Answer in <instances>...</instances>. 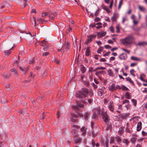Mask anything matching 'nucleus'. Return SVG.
<instances>
[{
    "instance_id": "obj_1",
    "label": "nucleus",
    "mask_w": 147,
    "mask_h": 147,
    "mask_svg": "<svg viewBox=\"0 0 147 147\" xmlns=\"http://www.w3.org/2000/svg\"><path fill=\"white\" fill-rule=\"evenodd\" d=\"M88 93L89 96L91 98L93 95L92 91H90L89 92L88 90L85 88H82L81 90L76 92L75 96L76 97L79 98L80 100L82 101L84 104H85L87 103L85 100H84L83 99L87 97V95Z\"/></svg>"
},
{
    "instance_id": "obj_2",
    "label": "nucleus",
    "mask_w": 147,
    "mask_h": 147,
    "mask_svg": "<svg viewBox=\"0 0 147 147\" xmlns=\"http://www.w3.org/2000/svg\"><path fill=\"white\" fill-rule=\"evenodd\" d=\"M120 41L124 45H127L133 43L134 41V38L131 36H128L125 38L120 39Z\"/></svg>"
},
{
    "instance_id": "obj_3",
    "label": "nucleus",
    "mask_w": 147,
    "mask_h": 147,
    "mask_svg": "<svg viewBox=\"0 0 147 147\" xmlns=\"http://www.w3.org/2000/svg\"><path fill=\"white\" fill-rule=\"evenodd\" d=\"M80 127L76 125H74L72 126V129L71 131V133L74 137L76 138L78 136V134L77 132L79 131V129Z\"/></svg>"
},
{
    "instance_id": "obj_4",
    "label": "nucleus",
    "mask_w": 147,
    "mask_h": 147,
    "mask_svg": "<svg viewBox=\"0 0 147 147\" xmlns=\"http://www.w3.org/2000/svg\"><path fill=\"white\" fill-rule=\"evenodd\" d=\"M102 117L104 121L106 124L109 123L110 121V117L109 115L107 114L106 111H104V110H102Z\"/></svg>"
},
{
    "instance_id": "obj_5",
    "label": "nucleus",
    "mask_w": 147,
    "mask_h": 147,
    "mask_svg": "<svg viewBox=\"0 0 147 147\" xmlns=\"http://www.w3.org/2000/svg\"><path fill=\"white\" fill-rule=\"evenodd\" d=\"M96 35H92L87 37L86 41L85 43L86 45H88L89 43L94 38H96Z\"/></svg>"
},
{
    "instance_id": "obj_6",
    "label": "nucleus",
    "mask_w": 147,
    "mask_h": 147,
    "mask_svg": "<svg viewBox=\"0 0 147 147\" xmlns=\"http://www.w3.org/2000/svg\"><path fill=\"white\" fill-rule=\"evenodd\" d=\"M71 117H70V121L72 122H75L76 121V118L78 117V115H76L73 113H70Z\"/></svg>"
},
{
    "instance_id": "obj_7",
    "label": "nucleus",
    "mask_w": 147,
    "mask_h": 147,
    "mask_svg": "<svg viewBox=\"0 0 147 147\" xmlns=\"http://www.w3.org/2000/svg\"><path fill=\"white\" fill-rule=\"evenodd\" d=\"M84 107V106L83 104L78 103L77 104V105L73 106L72 108L74 110L77 111L78 110H80V108H83Z\"/></svg>"
},
{
    "instance_id": "obj_8",
    "label": "nucleus",
    "mask_w": 147,
    "mask_h": 147,
    "mask_svg": "<svg viewBox=\"0 0 147 147\" xmlns=\"http://www.w3.org/2000/svg\"><path fill=\"white\" fill-rule=\"evenodd\" d=\"M39 44L40 46H48L49 45L48 42L45 40H44L40 42H38L36 43V46L38 45Z\"/></svg>"
},
{
    "instance_id": "obj_9",
    "label": "nucleus",
    "mask_w": 147,
    "mask_h": 147,
    "mask_svg": "<svg viewBox=\"0 0 147 147\" xmlns=\"http://www.w3.org/2000/svg\"><path fill=\"white\" fill-rule=\"evenodd\" d=\"M49 16L50 18L52 20H53L54 19L55 17L56 16L57 13L56 12H53V11H50L49 13Z\"/></svg>"
},
{
    "instance_id": "obj_10",
    "label": "nucleus",
    "mask_w": 147,
    "mask_h": 147,
    "mask_svg": "<svg viewBox=\"0 0 147 147\" xmlns=\"http://www.w3.org/2000/svg\"><path fill=\"white\" fill-rule=\"evenodd\" d=\"M10 71L13 73L15 77H16L18 76V74L16 69L12 68L10 70Z\"/></svg>"
},
{
    "instance_id": "obj_11",
    "label": "nucleus",
    "mask_w": 147,
    "mask_h": 147,
    "mask_svg": "<svg viewBox=\"0 0 147 147\" xmlns=\"http://www.w3.org/2000/svg\"><path fill=\"white\" fill-rule=\"evenodd\" d=\"M127 57L126 54L124 53H122L119 55L118 56V58L120 59L123 60H125Z\"/></svg>"
},
{
    "instance_id": "obj_12",
    "label": "nucleus",
    "mask_w": 147,
    "mask_h": 147,
    "mask_svg": "<svg viewBox=\"0 0 147 147\" xmlns=\"http://www.w3.org/2000/svg\"><path fill=\"white\" fill-rule=\"evenodd\" d=\"M124 127H121L119 128V130L117 132L119 136H121L123 134L124 132Z\"/></svg>"
},
{
    "instance_id": "obj_13",
    "label": "nucleus",
    "mask_w": 147,
    "mask_h": 147,
    "mask_svg": "<svg viewBox=\"0 0 147 147\" xmlns=\"http://www.w3.org/2000/svg\"><path fill=\"white\" fill-rule=\"evenodd\" d=\"M142 123L140 121L138 122L137 126V130L138 131H140L142 128Z\"/></svg>"
},
{
    "instance_id": "obj_14",
    "label": "nucleus",
    "mask_w": 147,
    "mask_h": 147,
    "mask_svg": "<svg viewBox=\"0 0 147 147\" xmlns=\"http://www.w3.org/2000/svg\"><path fill=\"white\" fill-rule=\"evenodd\" d=\"M106 34V32H98L97 33V35L98 37L100 38L102 36H104Z\"/></svg>"
},
{
    "instance_id": "obj_15",
    "label": "nucleus",
    "mask_w": 147,
    "mask_h": 147,
    "mask_svg": "<svg viewBox=\"0 0 147 147\" xmlns=\"http://www.w3.org/2000/svg\"><path fill=\"white\" fill-rule=\"evenodd\" d=\"M90 115V113L86 112L82 116L84 117L85 119L86 120L88 119Z\"/></svg>"
},
{
    "instance_id": "obj_16",
    "label": "nucleus",
    "mask_w": 147,
    "mask_h": 147,
    "mask_svg": "<svg viewBox=\"0 0 147 147\" xmlns=\"http://www.w3.org/2000/svg\"><path fill=\"white\" fill-rule=\"evenodd\" d=\"M98 132V129L97 128V129H94L92 130V133L93 134V136L94 137H95L97 135V134Z\"/></svg>"
},
{
    "instance_id": "obj_17",
    "label": "nucleus",
    "mask_w": 147,
    "mask_h": 147,
    "mask_svg": "<svg viewBox=\"0 0 147 147\" xmlns=\"http://www.w3.org/2000/svg\"><path fill=\"white\" fill-rule=\"evenodd\" d=\"M91 127L92 130L94 129H97V128H98L96 125L95 124V123H94L93 122H91Z\"/></svg>"
},
{
    "instance_id": "obj_18",
    "label": "nucleus",
    "mask_w": 147,
    "mask_h": 147,
    "mask_svg": "<svg viewBox=\"0 0 147 147\" xmlns=\"http://www.w3.org/2000/svg\"><path fill=\"white\" fill-rule=\"evenodd\" d=\"M129 114L127 113H123L120 114L119 115V116L121 117L122 119H124L127 115H129Z\"/></svg>"
},
{
    "instance_id": "obj_19",
    "label": "nucleus",
    "mask_w": 147,
    "mask_h": 147,
    "mask_svg": "<svg viewBox=\"0 0 147 147\" xmlns=\"http://www.w3.org/2000/svg\"><path fill=\"white\" fill-rule=\"evenodd\" d=\"M2 76L4 78L7 79L10 76V74H7L6 73L4 72Z\"/></svg>"
},
{
    "instance_id": "obj_20",
    "label": "nucleus",
    "mask_w": 147,
    "mask_h": 147,
    "mask_svg": "<svg viewBox=\"0 0 147 147\" xmlns=\"http://www.w3.org/2000/svg\"><path fill=\"white\" fill-rule=\"evenodd\" d=\"M117 15V14L116 13H114L113 16L111 17V20L112 22H113L116 21V18H117V17H116Z\"/></svg>"
},
{
    "instance_id": "obj_21",
    "label": "nucleus",
    "mask_w": 147,
    "mask_h": 147,
    "mask_svg": "<svg viewBox=\"0 0 147 147\" xmlns=\"http://www.w3.org/2000/svg\"><path fill=\"white\" fill-rule=\"evenodd\" d=\"M136 45L143 46L144 45H147V42H139Z\"/></svg>"
},
{
    "instance_id": "obj_22",
    "label": "nucleus",
    "mask_w": 147,
    "mask_h": 147,
    "mask_svg": "<svg viewBox=\"0 0 147 147\" xmlns=\"http://www.w3.org/2000/svg\"><path fill=\"white\" fill-rule=\"evenodd\" d=\"M115 85V84L114 83H112L111 87H109V90L111 91H112L114 90H115L116 88Z\"/></svg>"
},
{
    "instance_id": "obj_23",
    "label": "nucleus",
    "mask_w": 147,
    "mask_h": 147,
    "mask_svg": "<svg viewBox=\"0 0 147 147\" xmlns=\"http://www.w3.org/2000/svg\"><path fill=\"white\" fill-rule=\"evenodd\" d=\"M101 7L103 9H104V10H105L108 13H110V11H109L106 5H104L103 4H102L101 6Z\"/></svg>"
},
{
    "instance_id": "obj_24",
    "label": "nucleus",
    "mask_w": 147,
    "mask_h": 147,
    "mask_svg": "<svg viewBox=\"0 0 147 147\" xmlns=\"http://www.w3.org/2000/svg\"><path fill=\"white\" fill-rule=\"evenodd\" d=\"M81 69L82 73H84L85 72L86 69L83 65H81Z\"/></svg>"
},
{
    "instance_id": "obj_25",
    "label": "nucleus",
    "mask_w": 147,
    "mask_h": 147,
    "mask_svg": "<svg viewBox=\"0 0 147 147\" xmlns=\"http://www.w3.org/2000/svg\"><path fill=\"white\" fill-rule=\"evenodd\" d=\"M90 53V50L89 49V47H88L86 49V51L85 55L86 56H88L89 55Z\"/></svg>"
},
{
    "instance_id": "obj_26",
    "label": "nucleus",
    "mask_w": 147,
    "mask_h": 147,
    "mask_svg": "<svg viewBox=\"0 0 147 147\" xmlns=\"http://www.w3.org/2000/svg\"><path fill=\"white\" fill-rule=\"evenodd\" d=\"M126 79L127 81H129L130 83H131L134 86L135 84L133 81L131 80V79L129 77H127L126 78Z\"/></svg>"
},
{
    "instance_id": "obj_27",
    "label": "nucleus",
    "mask_w": 147,
    "mask_h": 147,
    "mask_svg": "<svg viewBox=\"0 0 147 147\" xmlns=\"http://www.w3.org/2000/svg\"><path fill=\"white\" fill-rule=\"evenodd\" d=\"M116 140H117V142L118 144H120L121 141V139L118 136H116L115 137Z\"/></svg>"
},
{
    "instance_id": "obj_28",
    "label": "nucleus",
    "mask_w": 147,
    "mask_h": 147,
    "mask_svg": "<svg viewBox=\"0 0 147 147\" xmlns=\"http://www.w3.org/2000/svg\"><path fill=\"white\" fill-rule=\"evenodd\" d=\"M108 73L109 75L113 77L114 75L113 73L112 72V71L111 69H109L108 71Z\"/></svg>"
},
{
    "instance_id": "obj_29",
    "label": "nucleus",
    "mask_w": 147,
    "mask_h": 147,
    "mask_svg": "<svg viewBox=\"0 0 147 147\" xmlns=\"http://www.w3.org/2000/svg\"><path fill=\"white\" fill-rule=\"evenodd\" d=\"M7 102L6 98L2 97L1 98V102L2 104H5Z\"/></svg>"
},
{
    "instance_id": "obj_30",
    "label": "nucleus",
    "mask_w": 147,
    "mask_h": 147,
    "mask_svg": "<svg viewBox=\"0 0 147 147\" xmlns=\"http://www.w3.org/2000/svg\"><path fill=\"white\" fill-rule=\"evenodd\" d=\"M37 21H38L40 23H43V22L45 21L44 19L42 18H38Z\"/></svg>"
},
{
    "instance_id": "obj_31",
    "label": "nucleus",
    "mask_w": 147,
    "mask_h": 147,
    "mask_svg": "<svg viewBox=\"0 0 147 147\" xmlns=\"http://www.w3.org/2000/svg\"><path fill=\"white\" fill-rule=\"evenodd\" d=\"M12 47L9 50H7L6 51L4 52L5 54L6 55H9L11 53V51L12 50Z\"/></svg>"
},
{
    "instance_id": "obj_32",
    "label": "nucleus",
    "mask_w": 147,
    "mask_h": 147,
    "mask_svg": "<svg viewBox=\"0 0 147 147\" xmlns=\"http://www.w3.org/2000/svg\"><path fill=\"white\" fill-rule=\"evenodd\" d=\"M87 100L88 102L87 103L88 104L90 105L92 102V99L91 98H89L88 99H86L85 100Z\"/></svg>"
},
{
    "instance_id": "obj_33",
    "label": "nucleus",
    "mask_w": 147,
    "mask_h": 147,
    "mask_svg": "<svg viewBox=\"0 0 147 147\" xmlns=\"http://www.w3.org/2000/svg\"><path fill=\"white\" fill-rule=\"evenodd\" d=\"M125 97L127 99H129L131 98L129 92H127L125 95Z\"/></svg>"
},
{
    "instance_id": "obj_34",
    "label": "nucleus",
    "mask_w": 147,
    "mask_h": 147,
    "mask_svg": "<svg viewBox=\"0 0 147 147\" xmlns=\"http://www.w3.org/2000/svg\"><path fill=\"white\" fill-rule=\"evenodd\" d=\"M104 72V71L102 70L100 71H97L95 73V75L98 76H99L100 74H102Z\"/></svg>"
},
{
    "instance_id": "obj_35",
    "label": "nucleus",
    "mask_w": 147,
    "mask_h": 147,
    "mask_svg": "<svg viewBox=\"0 0 147 147\" xmlns=\"http://www.w3.org/2000/svg\"><path fill=\"white\" fill-rule=\"evenodd\" d=\"M103 50V48L102 47H100L97 51L98 53H100Z\"/></svg>"
},
{
    "instance_id": "obj_36",
    "label": "nucleus",
    "mask_w": 147,
    "mask_h": 147,
    "mask_svg": "<svg viewBox=\"0 0 147 147\" xmlns=\"http://www.w3.org/2000/svg\"><path fill=\"white\" fill-rule=\"evenodd\" d=\"M123 0H120L119 2V6H118V9H119L121 8V5L123 4Z\"/></svg>"
},
{
    "instance_id": "obj_37",
    "label": "nucleus",
    "mask_w": 147,
    "mask_h": 147,
    "mask_svg": "<svg viewBox=\"0 0 147 147\" xmlns=\"http://www.w3.org/2000/svg\"><path fill=\"white\" fill-rule=\"evenodd\" d=\"M131 59L132 60H134L135 61L140 60L138 58L136 57H135L134 56H131Z\"/></svg>"
},
{
    "instance_id": "obj_38",
    "label": "nucleus",
    "mask_w": 147,
    "mask_h": 147,
    "mask_svg": "<svg viewBox=\"0 0 147 147\" xmlns=\"http://www.w3.org/2000/svg\"><path fill=\"white\" fill-rule=\"evenodd\" d=\"M121 88L122 89L124 90L127 91L129 90V89L127 88L126 86L123 85H122L121 86Z\"/></svg>"
},
{
    "instance_id": "obj_39",
    "label": "nucleus",
    "mask_w": 147,
    "mask_h": 147,
    "mask_svg": "<svg viewBox=\"0 0 147 147\" xmlns=\"http://www.w3.org/2000/svg\"><path fill=\"white\" fill-rule=\"evenodd\" d=\"M139 8L140 10L142 11H144L146 10V9L144 7H141L140 6H139Z\"/></svg>"
},
{
    "instance_id": "obj_40",
    "label": "nucleus",
    "mask_w": 147,
    "mask_h": 147,
    "mask_svg": "<svg viewBox=\"0 0 147 147\" xmlns=\"http://www.w3.org/2000/svg\"><path fill=\"white\" fill-rule=\"evenodd\" d=\"M131 101L132 102V103H133L134 105L135 106L137 104V101L136 100H135L134 99H132L131 100Z\"/></svg>"
},
{
    "instance_id": "obj_41",
    "label": "nucleus",
    "mask_w": 147,
    "mask_h": 147,
    "mask_svg": "<svg viewBox=\"0 0 147 147\" xmlns=\"http://www.w3.org/2000/svg\"><path fill=\"white\" fill-rule=\"evenodd\" d=\"M49 14V13L47 12H43L42 14V17H44L47 16Z\"/></svg>"
},
{
    "instance_id": "obj_42",
    "label": "nucleus",
    "mask_w": 147,
    "mask_h": 147,
    "mask_svg": "<svg viewBox=\"0 0 147 147\" xmlns=\"http://www.w3.org/2000/svg\"><path fill=\"white\" fill-rule=\"evenodd\" d=\"M85 127H82L81 128H80L79 129H80L81 131H82L83 134H84L85 132Z\"/></svg>"
},
{
    "instance_id": "obj_43",
    "label": "nucleus",
    "mask_w": 147,
    "mask_h": 147,
    "mask_svg": "<svg viewBox=\"0 0 147 147\" xmlns=\"http://www.w3.org/2000/svg\"><path fill=\"white\" fill-rule=\"evenodd\" d=\"M123 143H125L126 145H128L129 143V142L128 141L127 139H124L123 140Z\"/></svg>"
},
{
    "instance_id": "obj_44",
    "label": "nucleus",
    "mask_w": 147,
    "mask_h": 147,
    "mask_svg": "<svg viewBox=\"0 0 147 147\" xmlns=\"http://www.w3.org/2000/svg\"><path fill=\"white\" fill-rule=\"evenodd\" d=\"M109 110L111 111H113L114 108L113 107V106L112 105H110L109 106Z\"/></svg>"
},
{
    "instance_id": "obj_45",
    "label": "nucleus",
    "mask_w": 147,
    "mask_h": 147,
    "mask_svg": "<svg viewBox=\"0 0 147 147\" xmlns=\"http://www.w3.org/2000/svg\"><path fill=\"white\" fill-rule=\"evenodd\" d=\"M114 140V138L113 137H111L110 139L109 143L110 144H112L113 143Z\"/></svg>"
},
{
    "instance_id": "obj_46",
    "label": "nucleus",
    "mask_w": 147,
    "mask_h": 147,
    "mask_svg": "<svg viewBox=\"0 0 147 147\" xmlns=\"http://www.w3.org/2000/svg\"><path fill=\"white\" fill-rule=\"evenodd\" d=\"M81 140V139L80 138H77L75 140V142L76 143H78Z\"/></svg>"
},
{
    "instance_id": "obj_47",
    "label": "nucleus",
    "mask_w": 147,
    "mask_h": 147,
    "mask_svg": "<svg viewBox=\"0 0 147 147\" xmlns=\"http://www.w3.org/2000/svg\"><path fill=\"white\" fill-rule=\"evenodd\" d=\"M97 116V115L96 113H93L92 115V119H95L96 117Z\"/></svg>"
},
{
    "instance_id": "obj_48",
    "label": "nucleus",
    "mask_w": 147,
    "mask_h": 147,
    "mask_svg": "<svg viewBox=\"0 0 147 147\" xmlns=\"http://www.w3.org/2000/svg\"><path fill=\"white\" fill-rule=\"evenodd\" d=\"M98 94L100 96H101L103 94V91L102 90L98 91Z\"/></svg>"
},
{
    "instance_id": "obj_49",
    "label": "nucleus",
    "mask_w": 147,
    "mask_h": 147,
    "mask_svg": "<svg viewBox=\"0 0 147 147\" xmlns=\"http://www.w3.org/2000/svg\"><path fill=\"white\" fill-rule=\"evenodd\" d=\"M53 61L56 63L57 64H58L59 62V60L57 59H56L55 58Z\"/></svg>"
},
{
    "instance_id": "obj_50",
    "label": "nucleus",
    "mask_w": 147,
    "mask_h": 147,
    "mask_svg": "<svg viewBox=\"0 0 147 147\" xmlns=\"http://www.w3.org/2000/svg\"><path fill=\"white\" fill-rule=\"evenodd\" d=\"M71 27H69V28L67 30V31H66V34H69L70 32L71 31Z\"/></svg>"
},
{
    "instance_id": "obj_51",
    "label": "nucleus",
    "mask_w": 147,
    "mask_h": 147,
    "mask_svg": "<svg viewBox=\"0 0 147 147\" xmlns=\"http://www.w3.org/2000/svg\"><path fill=\"white\" fill-rule=\"evenodd\" d=\"M110 30L111 32L112 33H113L114 32V28L112 26H111L110 28Z\"/></svg>"
},
{
    "instance_id": "obj_52",
    "label": "nucleus",
    "mask_w": 147,
    "mask_h": 147,
    "mask_svg": "<svg viewBox=\"0 0 147 147\" xmlns=\"http://www.w3.org/2000/svg\"><path fill=\"white\" fill-rule=\"evenodd\" d=\"M35 59L34 58H33L32 60L30 61L29 62V63L30 64H32L34 63V61Z\"/></svg>"
},
{
    "instance_id": "obj_53",
    "label": "nucleus",
    "mask_w": 147,
    "mask_h": 147,
    "mask_svg": "<svg viewBox=\"0 0 147 147\" xmlns=\"http://www.w3.org/2000/svg\"><path fill=\"white\" fill-rule=\"evenodd\" d=\"M137 139L136 137H134L132 139H131V141L133 142H135V141Z\"/></svg>"
},
{
    "instance_id": "obj_54",
    "label": "nucleus",
    "mask_w": 147,
    "mask_h": 147,
    "mask_svg": "<svg viewBox=\"0 0 147 147\" xmlns=\"http://www.w3.org/2000/svg\"><path fill=\"white\" fill-rule=\"evenodd\" d=\"M49 54V53L48 52L44 53L42 54V56L45 57L48 55Z\"/></svg>"
},
{
    "instance_id": "obj_55",
    "label": "nucleus",
    "mask_w": 147,
    "mask_h": 147,
    "mask_svg": "<svg viewBox=\"0 0 147 147\" xmlns=\"http://www.w3.org/2000/svg\"><path fill=\"white\" fill-rule=\"evenodd\" d=\"M129 101L127 100H124L123 102V104H125L126 103L127 104H129Z\"/></svg>"
},
{
    "instance_id": "obj_56",
    "label": "nucleus",
    "mask_w": 147,
    "mask_h": 147,
    "mask_svg": "<svg viewBox=\"0 0 147 147\" xmlns=\"http://www.w3.org/2000/svg\"><path fill=\"white\" fill-rule=\"evenodd\" d=\"M100 19L99 17H97L94 19V21L96 22H98L100 21Z\"/></svg>"
},
{
    "instance_id": "obj_57",
    "label": "nucleus",
    "mask_w": 147,
    "mask_h": 147,
    "mask_svg": "<svg viewBox=\"0 0 147 147\" xmlns=\"http://www.w3.org/2000/svg\"><path fill=\"white\" fill-rule=\"evenodd\" d=\"M96 24L95 23L92 24H90V26L92 28L96 27Z\"/></svg>"
},
{
    "instance_id": "obj_58",
    "label": "nucleus",
    "mask_w": 147,
    "mask_h": 147,
    "mask_svg": "<svg viewBox=\"0 0 147 147\" xmlns=\"http://www.w3.org/2000/svg\"><path fill=\"white\" fill-rule=\"evenodd\" d=\"M116 32L117 33H118L120 31V30H119V28L118 26H116Z\"/></svg>"
},
{
    "instance_id": "obj_59",
    "label": "nucleus",
    "mask_w": 147,
    "mask_h": 147,
    "mask_svg": "<svg viewBox=\"0 0 147 147\" xmlns=\"http://www.w3.org/2000/svg\"><path fill=\"white\" fill-rule=\"evenodd\" d=\"M140 79L143 82H145V80L144 79V78L142 77V75L141 74L140 75Z\"/></svg>"
},
{
    "instance_id": "obj_60",
    "label": "nucleus",
    "mask_w": 147,
    "mask_h": 147,
    "mask_svg": "<svg viewBox=\"0 0 147 147\" xmlns=\"http://www.w3.org/2000/svg\"><path fill=\"white\" fill-rule=\"evenodd\" d=\"M92 144L93 146V147H94L95 146V143L94 142V140L93 139L91 141Z\"/></svg>"
},
{
    "instance_id": "obj_61",
    "label": "nucleus",
    "mask_w": 147,
    "mask_h": 147,
    "mask_svg": "<svg viewBox=\"0 0 147 147\" xmlns=\"http://www.w3.org/2000/svg\"><path fill=\"white\" fill-rule=\"evenodd\" d=\"M125 131L129 133H130L131 131L130 130H129V128H126L125 129Z\"/></svg>"
},
{
    "instance_id": "obj_62",
    "label": "nucleus",
    "mask_w": 147,
    "mask_h": 147,
    "mask_svg": "<svg viewBox=\"0 0 147 147\" xmlns=\"http://www.w3.org/2000/svg\"><path fill=\"white\" fill-rule=\"evenodd\" d=\"M18 60L15 61L14 62V64H16V65H18V62H19L18 60H19V59H20L19 57V56H18Z\"/></svg>"
},
{
    "instance_id": "obj_63",
    "label": "nucleus",
    "mask_w": 147,
    "mask_h": 147,
    "mask_svg": "<svg viewBox=\"0 0 147 147\" xmlns=\"http://www.w3.org/2000/svg\"><path fill=\"white\" fill-rule=\"evenodd\" d=\"M100 62H105L106 61V59H105V58H101V59L100 60Z\"/></svg>"
},
{
    "instance_id": "obj_64",
    "label": "nucleus",
    "mask_w": 147,
    "mask_h": 147,
    "mask_svg": "<svg viewBox=\"0 0 147 147\" xmlns=\"http://www.w3.org/2000/svg\"><path fill=\"white\" fill-rule=\"evenodd\" d=\"M65 45L66 46H70V43L68 41H65Z\"/></svg>"
}]
</instances>
